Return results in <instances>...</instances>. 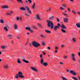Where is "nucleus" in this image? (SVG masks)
<instances>
[{
    "label": "nucleus",
    "instance_id": "obj_50",
    "mask_svg": "<svg viewBox=\"0 0 80 80\" xmlns=\"http://www.w3.org/2000/svg\"><path fill=\"white\" fill-rule=\"evenodd\" d=\"M58 47H55V50H58Z\"/></svg>",
    "mask_w": 80,
    "mask_h": 80
},
{
    "label": "nucleus",
    "instance_id": "obj_43",
    "mask_svg": "<svg viewBox=\"0 0 80 80\" xmlns=\"http://www.w3.org/2000/svg\"><path fill=\"white\" fill-rule=\"evenodd\" d=\"M62 14L64 15L65 17H67L68 15L67 14H65V13H64L63 12L62 13Z\"/></svg>",
    "mask_w": 80,
    "mask_h": 80
},
{
    "label": "nucleus",
    "instance_id": "obj_33",
    "mask_svg": "<svg viewBox=\"0 0 80 80\" xmlns=\"http://www.w3.org/2000/svg\"><path fill=\"white\" fill-rule=\"evenodd\" d=\"M61 31L63 33H66V31L64 30L63 29H61Z\"/></svg>",
    "mask_w": 80,
    "mask_h": 80
},
{
    "label": "nucleus",
    "instance_id": "obj_44",
    "mask_svg": "<svg viewBox=\"0 0 80 80\" xmlns=\"http://www.w3.org/2000/svg\"><path fill=\"white\" fill-rule=\"evenodd\" d=\"M57 25L58 26H58V27H61V25L59 23H58Z\"/></svg>",
    "mask_w": 80,
    "mask_h": 80
},
{
    "label": "nucleus",
    "instance_id": "obj_63",
    "mask_svg": "<svg viewBox=\"0 0 80 80\" xmlns=\"http://www.w3.org/2000/svg\"><path fill=\"white\" fill-rule=\"evenodd\" d=\"M78 55H79V56L80 57V52H79L78 53Z\"/></svg>",
    "mask_w": 80,
    "mask_h": 80
},
{
    "label": "nucleus",
    "instance_id": "obj_25",
    "mask_svg": "<svg viewBox=\"0 0 80 80\" xmlns=\"http://www.w3.org/2000/svg\"><path fill=\"white\" fill-rule=\"evenodd\" d=\"M7 36L8 37V38H9V39H12V37H11L12 36L11 34L8 35Z\"/></svg>",
    "mask_w": 80,
    "mask_h": 80
},
{
    "label": "nucleus",
    "instance_id": "obj_55",
    "mask_svg": "<svg viewBox=\"0 0 80 80\" xmlns=\"http://www.w3.org/2000/svg\"><path fill=\"white\" fill-rule=\"evenodd\" d=\"M42 53H43V54L44 55H46V53H45L43 52H42Z\"/></svg>",
    "mask_w": 80,
    "mask_h": 80
},
{
    "label": "nucleus",
    "instance_id": "obj_16",
    "mask_svg": "<svg viewBox=\"0 0 80 80\" xmlns=\"http://www.w3.org/2000/svg\"><path fill=\"white\" fill-rule=\"evenodd\" d=\"M77 27H78V28H80V23H77L76 24Z\"/></svg>",
    "mask_w": 80,
    "mask_h": 80
},
{
    "label": "nucleus",
    "instance_id": "obj_56",
    "mask_svg": "<svg viewBox=\"0 0 80 80\" xmlns=\"http://www.w3.org/2000/svg\"><path fill=\"white\" fill-rule=\"evenodd\" d=\"M29 31H30V32H31V33H33V31L31 30V29H30V30H29Z\"/></svg>",
    "mask_w": 80,
    "mask_h": 80
},
{
    "label": "nucleus",
    "instance_id": "obj_15",
    "mask_svg": "<svg viewBox=\"0 0 80 80\" xmlns=\"http://www.w3.org/2000/svg\"><path fill=\"white\" fill-rule=\"evenodd\" d=\"M22 61L24 62H25V63H29V61L27 60H25V58L22 59Z\"/></svg>",
    "mask_w": 80,
    "mask_h": 80
},
{
    "label": "nucleus",
    "instance_id": "obj_30",
    "mask_svg": "<svg viewBox=\"0 0 80 80\" xmlns=\"http://www.w3.org/2000/svg\"><path fill=\"white\" fill-rule=\"evenodd\" d=\"M40 36H41V38H45V36L43 35H41Z\"/></svg>",
    "mask_w": 80,
    "mask_h": 80
},
{
    "label": "nucleus",
    "instance_id": "obj_18",
    "mask_svg": "<svg viewBox=\"0 0 80 80\" xmlns=\"http://www.w3.org/2000/svg\"><path fill=\"white\" fill-rule=\"evenodd\" d=\"M54 16H52L51 17H49V20H53V19L54 18Z\"/></svg>",
    "mask_w": 80,
    "mask_h": 80
},
{
    "label": "nucleus",
    "instance_id": "obj_61",
    "mask_svg": "<svg viewBox=\"0 0 80 80\" xmlns=\"http://www.w3.org/2000/svg\"><path fill=\"white\" fill-rule=\"evenodd\" d=\"M29 47H32V44L31 43L29 44Z\"/></svg>",
    "mask_w": 80,
    "mask_h": 80
},
{
    "label": "nucleus",
    "instance_id": "obj_24",
    "mask_svg": "<svg viewBox=\"0 0 80 80\" xmlns=\"http://www.w3.org/2000/svg\"><path fill=\"white\" fill-rule=\"evenodd\" d=\"M62 7H64V8H67V5L65 3L62 4Z\"/></svg>",
    "mask_w": 80,
    "mask_h": 80
},
{
    "label": "nucleus",
    "instance_id": "obj_3",
    "mask_svg": "<svg viewBox=\"0 0 80 80\" xmlns=\"http://www.w3.org/2000/svg\"><path fill=\"white\" fill-rule=\"evenodd\" d=\"M22 75L23 73H22V72H19L16 75L15 78H18V76H19V75Z\"/></svg>",
    "mask_w": 80,
    "mask_h": 80
},
{
    "label": "nucleus",
    "instance_id": "obj_41",
    "mask_svg": "<svg viewBox=\"0 0 80 80\" xmlns=\"http://www.w3.org/2000/svg\"><path fill=\"white\" fill-rule=\"evenodd\" d=\"M17 62L18 63H21V61H20V59H18Z\"/></svg>",
    "mask_w": 80,
    "mask_h": 80
},
{
    "label": "nucleus",
    "instance_id": "obj_28",
    "mask_svg": "<svg viewBox=\"0 0 80 80\" xmlns=\"http://www.w3.org/2000/svg\"><path fill=\"white\" fill-rule=\"evenodd\" d=\"M31 28L33 29H35V30H37V27H35V26H32L31 27Z\"/></svg>",
    "mask_w": 80,
    "mask_h": 80
},
{
    "label": "nucleus",
    "instance_id": "obj_49",
    "mask_svg": "<svg viewBox=\"0 0 80 80\" xmlns=\"http://www.w3.org/2000/svg\"><path fill=\"white\" fill-rule=\"evenodd\" d=\"M57 19L58 22H60V20H59V19H58V18H57Z\"/></svg>",
    "mask_w": 80,
    "mask_h": 80
},
{
    "label": "nucleus",
    "instance_id": "obj_59",
    "mask_svg": "<svg viewBox=\"0 0 80 80\" xmlns=\"http://www.w3.org/2000/svg\"><path fill=\"white\" fill-rule=\"evenodd\" d=\"M61 65H63V63L62 62H60V63H59Z\"/></svg>",
    "mask_w": 80,
    "mask_h": 80
},
{
    "label": "nucleus",
    "instance_id": "obj_19",
    "mask_svg": "<svg viewBox=\"0 0 80 80\" xmlns=\"http://www.w3.org/2000/svg\"><path fill=\"white\" fill-rule=\"evenodd\" d=\"M20 9L21 10H23V11H26V9L24 7H21L20 8Z\"/></svg>",
    "mask_w": 80,
    "mask_h": 80
},
{
    "label": "nucleus",
    "instance_id": "obj_31",
    "mask_svg": "<svg viewBox=\"0 0 80 80\" xmlns=\"http://www.w3.org/2000/svg\"><path fill=\"white\" fill-rule=\"evenodd\" d=\"M0 22L1 23H4V21H3V19H1Z\"/></svg>",
    "mask_w": 80,
    "mask_h": 80
},
{
    "label": "nucleus",
    "instance_id": "obj_11",
    "mask_svg": "<svg viewBox=\"0 0 80 80\" xmlns=\"http://www.w3.org/2000/svg\"><path fill=\"white\" fill-rule=\"evenodd\" d=\"M2 9H5V8H8V6L7 5H4L2 6Z\"/></svg>",
    "mask_w": 80,
    "mask_h": 80
},
{
    "label": "nucleus",
    "instance_id": "obj_23",
    "mask_svg": "<svg viewBox=\"0 0 80 80\" xmlns=\"http://www.w3.org/2000/svg\"><path fill=\"white\" fill-rule=\"evenodd\" d=\"M41 64H43V62H44V60L43 59V58H41Z\"/></svg>",
    "mask_w": 80,
    "mask_h": 80
},
{
    "label": "nucleus",
    "instance_id": "obj_22",
    "mask_svg": "<svg viewBox=\"0 0 80 80\" xmlns=\"http://www.w3.org/2000/svg\"><path fill=\"white\" fill-rule=\"evenodd\" d=\"M45 32H46V33H51V32L50 30H45Z\"/></svg>",
    "mask_w": 80,
    "mask_h": 80
},
{
    "label": "nucleus",
    "instance_id": "obj_38",
    "mask_svg": "<svg viewBox=\"0 0 80 80\" xmlns=\"http://www.w3.org/2000/svg\"><path fill=\"white\" fill-rule=\"evenodd\" d=\"M10 13L11 14H13L14 13V12L13 11L11 10L10 11Z\"/></svg>",
    "mask_w": 80,
    "mask_h": 80
},
{
    "label": "nucleus",
    "instance_id": "obj_13",
    "mask_svg": "<svg viewBox=\"0 0 80 80\" xmlns=\"http://www.w3.org/2000/svg\"><path fill=\"white\" fill-rule=\"evenodd\" d=\"M61 27L62 28H63V29H67V28L65 26V25L64 24H62L61 26Z\"/></svg>",
    "mask_w": 80,
    "mask_h": 80
},
{
    "label": "nucleus",
    "instance_id": "obj_1",
    "mask_svg": "<svg viewBox=\"0 0 80 80\" xmlns=\"http://www.w3.org/2000/svg\"><path fill=\"white\" fill-rule=\"evenodd\" d=\"M46 22H47V26L48 27L50 28H51V29H53V27H54V25L52 21H50V20H47Z\"/></svg>",
    "mask_w": 80,
    "mask_h": 80
},
{
    "label": "nucleus",
    "instance_id": "obj_40",
    "mask_svg": "<svg viewBox=\"0 0 80 80\" xmlns=\"http://www.w3.org/2000/svg\"><path fill=\"white\" fill-rule=\"evenodd\" d=\"M26 30H28L30 31V28L28 27H27L26 28Z\"/></svg>",
    "mask_w": 80,
    "mask_h": 80
},
{
    "label": "nucleus",
    "instance_id": "obj_60",
    "mask_svg": "<svg viewBox=\"0 0 80 80\" xmlns=\"http://www.w3.org/2000/svg\"><path fill=\"white\" fill-rule=\"evenodd\" d=\"M66 72L68 73V72H70V71H69V70H68V69H67L66 70Z\"/></svg>",
    "mask_w": 80,
    "mask_h": 80
},
{
    "label": "nucleus",
    "instance_id": "obj_62",
    "mask_svg": "<svg viewBox=\"0 0 80 80\" xmlns=\"http://www.w3.org/2000/svg\"><path fill=\"white\" fill-rule=\"evenodd\" d=\"M48 50H50V47H48Z\"/></svg>",
    "mask_w": 80,
    "mask_h": 80
},
{
    "label": "nucleus",
    "instance_id": "obj_32",
    "mask_svg": "<svg viewBox=\"0 0 80 80\" xmlns=\"http://www.w3.org/2000/svg\"><path fill=\"white\" fill-rule=\"evenodd\" d=\"M38 25L39 26V27H41V28H43V27H42V25L39 23H38Z\"/></svg>",
    "mask_w": 80,
    "mask_h": 80
},
{
    "label": "nucleus",
    "instance_id": "obj_9",
    "mask_svg": "<svg viewBox=\"0 0 80 80\" xmlns=\"http://www.w3.org/2000/svg\"><path fill=\"white\" fill-rule=\"evenodd\" d=\"M59 28V27L57 26H55L53 29L54 31H57L58 29Z\"/></svg>",
    "mask_w": 80,
    "mask_h": 80
},
{
    "label": "nucleus",
    "instance_id": "obj_17",
    "mask_svg": "<svg viewBox=\"0 0 80 80\" xmlns=\"http://www.w3.org/2000/svg\"><path fill=\"white\" fill-rule=\"evenodd\" d=\"M68 58V56L65 55L63 56V59H67Z\"/></svg>",
    "mask_w": 80,
    "mask_h": 80
},
{
    "label": "nucleus",
    "instance_id": "obj_14",
    "mask_svg": "<svg viewBox=\"0 0 80 80\" xmlns=\"http://www.w3.org/2000/svg\"><path fill=\"white\" fill-rule=\"evenodd\" d=\"M1 48V49H6V48H7V47L5 46H2Z\"/></svg>",
    "mask_w": 80,
    "mask_h": 80
},
{
    "label": "nucleus",
    "instance_id": "obj_45",
    "mask_svg": "<svg viewBox=\"0 0 80 80\" xmlns=\"http://www.w3.org/2000/svg\"><path fill=\"white\" fill-rule=\"evenodd\" d=\"M60 9L62 10H64V8H62V7H60Z\"/></svg>",
    "mask_w": 80,
    "mask_h": 80
},
{
    "label": "nucleus",
    "instance_id": "obj_52",
    "mask_svg": "<svg viewBox=\"0 0 80 80\" xmlns=\"http://www.w3.org/2000/svg\"><path fill=\"white\" fill-rule=\"evenodd\" d=\"M30 3H32V0H28Z\"/></svg>",
    "mask_w": 80,
    "mask_h": 80
},
{
    "label": "nucleus",
    "instance_id": "obj_34",
    "mask_svg": "<svg viewBox=\"0 0 80 80\" xmlns=\"http://www.w3.org/2000/svg\"><path fill=\"white\" fill-rule=\"evenodd\" d=\"M72 78L73 79H74V80H78V79L76 78L75 77H72Z\"/></svg>",
    "mask_w": 80,
    "mask_h": 80
},
{
    "label": "nucleus",
    "instance_id": "obj_58",
    "mask_svg": "<svg viewBox=\"0 0 80 80\" xmlns=\"http://www.w3.org/2000/svg\"><path fill=\"white\" fill-rule=\"evenodd\" d=\"M19 19L20 20V21H22V17H20Z\"/></svg>",
    "mask_w": 80,
    "mask_h": 80
},
{
    "label": "nucleus",
    "instance_id": "obj_2",
    "mask_svg": "<svg viewBox=\"0 0 80 80\" xmlns=\"http://www.w3.org/2000/svg\"><path fill=\"white\" fill-rule=\"evenodd\" d=\"M32 45L33 47H40L41 45L40 43H38L36 41H34L32 42Z\"/></svg>",
    "mask_w": 80,
    "mask_h": 80
},
{
    "label": "nucleus",
    "instance_id": "obj_46",
    "mask_svg": "<svg viewBox=\"0 0 80 80\" xmlns=\"http://www.w3.org/2000/svg\"><path fill=\"white\" fill-rule=\"evenodd\" d=\"M72 13H74V14H75H75H76V12H75V11H74V10H73L72 11Z\"/></svg>",
    "mask_w": 80,
    "mask_h": 80
},
{
    "label": "nucleus",
    "instance_id": "obj_42",
    "mask_svg": "<svg viewBox=\"0 0 80 80\" xmlns=\"http://www.w3.org/2000/svg\"><path fill=\"white\" fill-rule=\"evenodd\" d=\"M25 15L26 16H27V17H30V15H29V14H27V13H25Z\"/></svg>",
    "mask_w": 80,
    "mask_h": 80
},
{
    "label": "nucleus",
    "instance_id": "obj_53",
    "mask_svg": "<svg viewBox=\"0 0 80 80\" xmlns=\"http://www.w3.org/2000/svg\"><path fill=\"white\" fill-rule=\"evenodd\" d=\"M40 58H41V59H42V54H40Z\"/></svg>",
    "mask_w": 80,
    "mask_h": 80
},
{
    "label": "nucleus",
    "instance_id": "obj_47",
    "mask_svg": "<svg viewBox=\"0 0 80 80\" xmlns=\"http://www.w3.org/2000/svg\"><path fill=\"white\" fill-rule=\"evenodd\" d=\"M68 10V11L69 12H70V8H68L67 9Z\"/></svg>",
    "mask_w": 80,
    "mask_h": 80
},
{
    "label": "nucleus",
    "instance_id": "obj_37",
    "mask_svg": "<svg viewBox=\"0 0 80 80\" xmlns=\"http://www.w3.org/2000/svg\"><path fill=\"white\" fill-rule=\"evenodd\" d=\"M72 41L73 42H76V39H75V38H72Z\"/></svg>",
    "mask_w": 80,
    "mask_h": 80
},
{
    "label": "nucleus",
    "instance_id": "obj_21",
    "mask_svg": "<svg viewBox=\"0 0 80 80\" xmlns=\"http://www.w3.org/2000/svg\"><path fill=\"white\" fill-rule=\"evenodd\" d=\"M42 64L43 66H44L45 67H47V66L48 65V63L46 62H44Z\"/></svg>",
    "mask_w": 80,
    "mask_h": 80
},
{
    "label": "nucleus",
    "instance_id": "obj_27",
    "mask_svg": "<svg viewBox=\"0 0 80 80\" xmlns=\"http://www.w3.org/2000/svg\"><path fill=\"white\" fill-rule=\"evenodd\" d=\"M4 29L6 32H8V29L7 28V27L6 26L4 27Z\"/></svg>",
    "mask_w": 80,
    "mask_h": 80
},
{
    "label": "nucleus",
    "instance_id": "obj_26",
    "mask_svg": "<svg viewBox=\"0 0 80 80\" xmlns=\"http://www.w3.org/2000/svg\"><path fill=\"white\" fill-rule=\"evenodd\" d=\"M4 68L7 69L8 68V65L7 64H5L3 66Z\"/></svg>",
    "mask_w": 80,
    "mask_h": 80
},
{
    "label": "nucleus",
    "instance_id": "obj_8",
    "mask_svg": "<svg viewBox=\"0 0 80 80\" xmlns=\"http://www.w3.org/2000/svg\"><path fill=\"white\" fill-rule=\"evenodd\" d=\"M64 22L65 23H68V19L67 18H63Z\"/></svg>",
    "mask_w": 80,
    "mask_h": 80
},
{
    "label": "nucleus",
    "instance_id": "obj_29",
    "mask_svg": "<svg viewBox=\"0 0 80 80\" xmlns=\"http://www.w3.org/2000/svg\"><path fill=\"white\" fill-rule=\"evenodd\" d=\"M18 2H20L21 3H23V1L22 0H17Z\"/></svg>",
    "mask_w": 80,
    "mask_h": 80
},
{
    "label": "nucleus",
    "instance_id": "obj_20",
    "mask_svg": "<svg viewBox=\"0 0 80 80\" xmlns=\"http://www.w3.org/2000/svg\"><path fill=\"white\" fill-rule=\"evenodd\" d=\"M35 3H33V4L32 5V9H34L35 8Z\"/></svg>",
    "mask_w": 80,
    "mask_h": 80
},
{
    "label": "nucleus",
    "instance_id": "obj_36",
    "mask_svg": "<svg viewBox=\"0 0 80 80\" xmlns=\"http://www.w3.org/2000/svg\"><path fill=\"white\" fill-rule=\"evenodd\" d=\"M62 78L63 80H68L67 79V78H65L64 77H62Z\"/></svg>",
    "mask_w": 80,
    "mask_h": 80
},
{
    "label": "nucleus",
    "instance_id": "obj_57",
    "mask_svg": "<svg viewBox=\"0 0 80 80\" xmlns=\"http://www.w3.org/2000/svg\"><path fill=\"white\" fill-rule=\"evenodd\" d=\"M6 15H9L10 16L11 15V14H10L9 13H7L6 14Z\"/></svg>",
    "mask_w": 80,
    "mask_h": 80
},
{
    "label": "nucleus",
    "instance_id": "obj_39",
    "mask_svg": "<svg viewBox=\"0 0 80 80\" xmlns=\"http://www.w3.org/2000/svg\"><path fill=\"white\" fill-rule=\"evenodd\" d=\"M29 41V39H28L27 40V42H26V44L25 45V46L27 45V44H28V43Z\"/></svg>",
    "mask_w": 80,
    "mask_h": 80
},
{
    "label": "nucleus",
    "instance_id": "obj_35",
    "mask_svg": "<svg viewBox=\"0 0 80 80\" xmlns=\"http://www.w3.org/2000/svg\"><path fill=\"white\" fill-rule=\"evenodd\" d=\"M19 78H24V76L22 75H20L19 76Z\"/></svg>",
    "mask_w": 80,
    "mask_h": 80
},
{
    "label": "nucleus",
    "instance_id": "obj_12",
    "mask_svg": "<svg viewBox=\"0 0 80 80\" xmlns=\"http://www.w3.org/2000/svg\"><path fill=\"white\" fill-rule=\"evenodd\" d=\"M14 28L15 30H17L18 28V26H17V24H15L14 25Z\"/></svg>",
    "mask_w": 80,
    "mask_h": 80
},
{
    "label": "nucleus",
    "instance_id": "obj_48",
    "mask_svg": "<svg viewBox=\"0 0 80 80\" xmlns=\"http://www.w3.org/2000/svg\"><path fill=\"white\" fill-rule=\"evenodd\" d=\"M20 18L18 17H17L16 18V20L17 21H18V20H19V19Z\"/></svg>",
    "mask_w": 80,
    "mask_h": 80
},
{
    "label": "nucleus",
    "instance_id": "obj_51",
    "mask_svg": "<svg viewBox=\"0 0 80 80\" xmlns=\"http://www.w3.org/2000/svg\"><path fill=\"white\" fill-rule=\"evenodd\" d=\"M42 45L43 46H44V45H45V42H42Z\"/></svg>",
    "mask_w": 80,
    "mask_h": 80
},
{
    "label": "nucleus",
    "instance_id": "obj_64",
    "mask_svg": "<svg viewBox=\"0 0 80 80\" xmlns=\"http://www.w3.org/2000/svg\"><path fill=\"white\" fill-rule=\"evenodd\" d=\"M57 52H58V51H57V50H56L55 51V53H57Z\"/></svg>",
    "mask_w": 80,
    "mask_h": 80
},
{
    "label": "nucleus",
    "instance_id": "obj_54",
    "mask_svg": "<svg viewBox=\"0 0 80 80\" xmlns=\"http://www.w3.org/2000/svg\"><path fill=\"white\" fill-rule=\"evenodd\" d=\"M64 46H64L63 44H62L61 45V47L62 48H64Z\"/></svg>",
    "mask_w": 80,
    "mask_h": 80
},
{
    "label": "nucleus",
    "instance_id": "obj_5",
    "mask_svg": "<svg viewBox=\"0 0 80 80\" xmlns=\"http://www.w3.org/2000/svg\"><path fill=\"white\" fill-rule=\"evenodd\" d=\"M36 18L37 20H42L41 18H40V15L39 14H36Z\"/></svg>",
    "mask_w": 80,
    "mask_h": 80
},
{
    "label": "nucleus",
    "instance_id": "obj_4",
    "mask_svg": "<svg viewBox=\"0 0 80 80\" xmlns=\"http://www.w3.org/2000/svg\"><path fill=\"white\" fill-rule=\"evenodd\" d=\"M26 10H27L28 13H29V14H31L32 13V12H31V11L30 9V8H29L27 6H26L25 7Z\"/></svg>",
    "mask_w": 80,
    "mask_h": 80
},
{
    "label": "nucleus",
    "instance_id": "obj_6",
    "mask_svg": "<svg viewBox=\"0 0 80 80\" xmlns=\"http://www.w3.org/2000/svg\"><path fill=\"white\" fill-rule=\"evenodd\" d=\"M71 57L73 61H75L76 60V59L75 58V54L72 53L71 55Z\"/></svg>",
    "mask_w": 80,
    "mask_h": 80
},
{
    "label": "nucleus",
    "instance_id": "obj_7",
    "mask_svg": "<svg viewBox=\"0 0 80 80\" xmlns=\"http://www.w3.org/2000/svg\"><path fill=\"white\" fill-rule=\"evenodd\" d=\"M30 68H31V70H33L35 72H38V70L35 67H30Z\"/></svg>",
    "mask_w": 80,
    "mask_h": 80
},
{
    "label": "nucleus",
    "instance_id": "obj_10",
    "mask_svg": "<svg viewBox=\"0 0 80 80\" xmlns=\"http://www.w3.org/2000/svg\"><path fill=\"white\" fill-rule=\"evenodd\" d=\"M70 73H71V74H72V75H76L75 72H74L73 70H71Z\"/></svg>",
    "mask_w": 80,
    "mask_h": 80
}]
</instances>
